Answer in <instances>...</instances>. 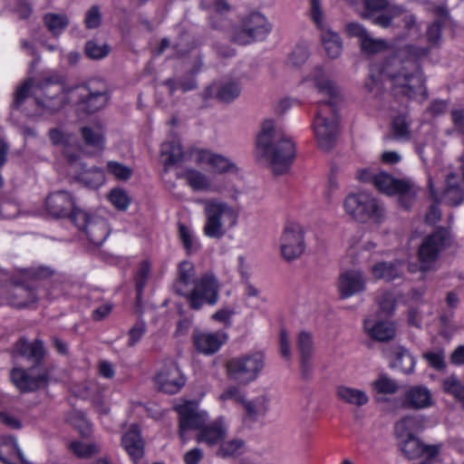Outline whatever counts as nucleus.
Returning <instances> with one entry per match:
<instances>
[{
  "mask_svg": "<svg viewBox=\"0 0 464 464\" xmlns=\"http://www.w3.org/2000/svg\"><path fill=\"white\" fill-rule=\"evenodd\" d=\"M33 97L40 108L50 112L60 111L68 101L86 113H94L106 106L109 92L103 80L93 78L64 93L61 82L46 78L35 82Z\"/></svg>",
  "mask_w": 464,
  "mask_h": 464,
  "instance_id": "nucleus-1",
  "label": "nucleus"
},
{
  "mask_svg": "<svg viewBox=\"0 0 464 464\" xmlns=\"http://www.w3.org/2000/svg\"><path fill=\"white\" fill-rule=\"evenodd\" d=\"M428 53L427 48L408 45L385 62L381 69V74L390 81L395 95L409 99L427 97L425 78L418 60Z\"/></svg>",
  "mask_w": 464,
  "mask_h": 464,
  "instance_id": "nucleus-2",
  "label": "nucleus"
},
{
  "mask_svg": "<svg viewBox=\"0 0 464 464\" xmlns=\"http://www.w3.org/2000/svg\"><path fill=\"white\" fill-rule=\"evenodd\" d=\"M309 80L314 82L318 93L327 98L317 102L313 121V129L318 145L321 149L327 150L334 146L337 136L336 105L340 101L339 91L319 66L311 72Z\"/></svg>",
  "mask_w": 464,
  "mask_h": 464,
  "instance_id": "nucleus-3",
  "label": "nucleus"
},
{
  "mask_svg": "<svg viewBox=\"0 0 464 464\" xmlns=\"http://www.w3.org/2000/svg\"><path fill=\"white\" fill-rule=\"evenodd\" d=\"M295 155V144L283 129L272 120L264 121L256 139V159L267 164L274 174L281 175L288 171Z\"/></svg>",
  "mask_w": 464,
  "mask_h": 464,
  "instance_id": "nucleus-4",
  "label": "nucleus"
},
{
  "mask_svg": "<svg viewBox=\"0 0 464 464\" xmlns=\"http://www.w3.org/2000/svg\"><path fill=\"white\" fill-rule=\"evenodd\" d=\"M205 223L203 234L209 238L221 239L238 223V211L218 198L202 200Z\"/></svg>",
  "mask_w": 464,
  "mask_h": 464,
  "instance_id": "nucleus-5",
  "label": "nucleus"
},
{
  "mask_svg": "<svg viewBox=\"0 0 464 464\" xmlns=\"http://www.w3.org/2000/svg\"><path fill=\"white\" fill-rule=\"evenodd\" d=\"M265 364L264 353L254 352L232 357L226 362L225 368L229 380L246 385L257 379Z\"/></svg>",
  "mask_w": 464,
  "mask_h": 464,
  "instance_id": "nucleus-6",
  "label": "nucleus"
},
{
  "mask_svg": "<svg viewBox=\"0 0 464 464\" xmlns=\"http://www.w3.org/2000/svg\"><path fill=\"white\" fill-rule=\"evenodd\" d=\"M345 213L360 223H381L384 218V208L371 194L351 193L343 200Z\"/></svg>",
  "mask_w": 464,
  "mask_h": 464,
  "instance_id": "nucleus-7",
  "label": "nucleus"
},
{
  "mask_svg": "<svg viewBox=\"0 0 464 464\" xmlns=\"http://www.w3.org/2000/svg\"><path fill=\"white\" fill-rule=\"evenodd\" d=\"M271 30L272 24L267 18L255 12L245 16L238 24L232 26L229 37L234 44L246 45L266 39Z\"/></svg>",
  "mask_w": 464,
  "mask_h": 464,
  "instance_id": "nucleus-8",
  "label": "nucleus"
},
{
  "mask_svg": "<svg viewBox=\"0 0 464 464\" xmlns=\"http://www.w3.org/2000/svg\"><path fill=\"white\" fill-rule=\"evenodd\" d=\"M220 285L217 277L206 273L193 281L192 288L182 294L192 310H200L203 305H215L218 302Z\"/></svg>",
  "mask_w": 464,
  "mask_h": 464,
  "instance_id": "nucleus-9",
  "label": "nucleus"
},
{
  "mask_svg": "<svg viewBox=\"0 0 464 464\" xmlns=\"http://www.w3.org/2000/svg\"><path fill=\"white\" fill-rule=\"evenodd\" d=\"M374 187L387 195H397L404 208H409L416 198L419 188L406 179H394L386 172H379L373 180Z\"/></svg>",
  "mask_w": 464,
  "mask_h": 464,
  "instance_id": "nucleus-10",
  "label": "nucleus"
},
{
  "mask_svg": "<svg viewBox=\"0 0 464 464\" xmlns=\"http://www.w3.org/2000/svg\"><path fill=\"white\" fill-rule=\"evenodd\" d=\"M72 221L84 231L86 237L93 246H99L107 239L111 229L105 218L84 210H75Z\"/></svg>",
  "mask_w": 464,
  "mask_h": 464,
  "instance_id": "nucleus-11",
  "label": "nucleus"
},
{
  "mask_svg": "<svg viewBox=\"0 0 464 464\" xmlns=\"http://www.w3.org/2000/svg\"><path fill=\"white\" fill-rule=\"evenodd\" d=\"M449 232L442 227L424 238L418 250L420 269L421 271H429L433 268L439 254L447 244Z\"/></svg>",
  "mask_w": 464,
  "mask_h": 464,
  "instance_id": "nucleus-12",
  "label": "nucleus"
},
{
  "mask_svg": "<svg viewBox=\"0 0 464 464\" xmlns=\"http://www.w3.org/2000/svg\"><path fill=\"white\" fill-rule=\"evenodd\" d=\"M305 250L304 229L298 223L287 224L280 237V251L285 261L299 258Z\"/></svg>",
  "mask_w": 464,
  "mask_h": 464,
  "instance_id": "nucleus-13",
  "label": "nucleus"
},
{
  "mask_svg": "<svg viewBox=\"0 0 464 464\" xmlns=\"http://www.w3.org/2000/svg\"><path fill=\"white\" fill-rule=\"evenodd\" d=\"M64 154L70 164V171L79 182L91 188H97L104 183L105 177L102 169L88 168L77 156L70 154L67 149H65Z\"/></svg>",
  "mask_w": 464,
  "mask_h": 464,
  "instance_id": "nucleus-14",
  "label": "nucleus"
},
{
  "mask_svg": "<svg viewBox=\"0 0 464 464\" xmlns=\"http://www.w3.org/2000/svg\"><path fill=\"white\" fill-rule=\"evenodd\" d=\"M11 380L20 392H34L47 384L48 371L36 366L28 371L14 368L11 372Z\"/></svg>",
  "mask_w": 464,
  "mask_h": 464,
  "instance_id": "nucleus-15",
  "label": "nucleus"
},
{
  "mask_svg": "<svg viewBox=\"0 0 464 464\" xmlns=\"http://www.w3.org/2000/svg\"><path fill=\"white\" fill-rule=\"evenodd\" d=\"M179 413V432L180 439L185 441V433L188 430H195L198 432L202 429L205 422L208 420V413L198 411V406L193 402L176 407Z\"/></svg>",
  "mask_w": 464,
  "mask_h": 464,
  "instance_id": "nucleus-16",
  "label": "nucleus"
},
{
  "mask_svg": "<svg viewBox=\"0 0 464 464\" xmlns=\"http://www.w3.org/2000/svg\"><path fill=\"white\" fill-rule=\"evenodd\" d=\"M159 390L163 392L175 394L185 385L186 379L181 373L178 364L169 360L154 377Z\"/></svg>",
  "mask_w": 464,
  "mask_h": 464,
  "instance_id": "nucleus-17",
  "label": "nucleus"
},
{
  "mask_svg": "<svg viewBox=\"0 0 464 464\" xmlns=\"http://www.w3.org/2000/svg\"><path fill=\"white\" fill-rule=\"evenodd\" d=\"M181 177L185 179L193 190L217 194H222L227 190L228 182L226 179L216 178L211 179L206 174L194 169H187Z\"/></svg>",
  "mask_w": 464,
  "mask_h": 464,
  "instance_id": "nucleus-18",
  "label": "nucleus"
},
{
  "mask_svg": "<svg viewBox=\"0 0 464 464\" xmlns=\"http://www.w3.org/2000/svg\"><path fill=\"white\" fill-rule=\"evenodd\" d=\"M229 424L227 419L219 416L211 421H206L202 429L197 433L196 440L198 443L208 447L218 446L227 436Z\"/></svg>",
  "mask_w": 464,
  "mask_h": 464,
  "instance_id": "nucleus-19",
  "label": "nucleus"
},
{
  "mask_svg": "<svg viewBox=\"0 0 464 464\" xmlns=\"http://www.w3.org/2000/svg\"><path fill=\"white\" fill-rule=\"evenodd\" d=\"M401 408L420 411L431 407L434 403L430 390L424 385L409 386L399 399Z\"/></svg>",
  "mask_w": 464,
  "mask_h": 464,
  "instance_id": "nucleus-20",
  "label": "nucleus"
},
{
  "mask_svg": "<svg viewBox=\"0 0 464 464\" xmlns=\"http://www.w3.org/2000/svg\"><path fill=\"white\" fill-rule=\"evenodd\" d=\"M191 156L194 158L197 164L208 165L218 174L237 173L238 171L237 164L230 159L223 155L214 153L208 150H194Z\"/></svg>",
  "mask_w": 464,
  "mask_h": 464,
  "instance_id": "nucleus-21",
  "label": "nucleus"
},
{
  "mask_svg": "<svg viewBox=\"0 0 464 464\" xmlns=\"http://www.w3.org/2000/svg\"><path fill=\"white\" fill-rule=\"evenodd\" d=\"M45 208L54 218L70 217L72 220L75 210H80L74 207L72 195L64 190L51 193L45 200Z\"/></svg>",
  "mask_w": 464,
  "mask_h": 464,
  "instance_id": "nucleus-22",
  "label": "nucleus"
},
{
  "mask_svg": "<svg viewBox=\"0 0 464 464\" xmlns=\"http://www.w3.org/2000/svg\"><path fill=\"white\" fill-rule=\"evenodd\" d=\"M227 338V334L222 332L208 333L196 330L192 334L195 348L198 352L206 355L217 353L225 343Z\"/></svg>",
  "mask_w": 464,
  "mask_h": 464,
  "instance_id": "nucleus-23",
  "label": "nucleus"
},
{
  "mask_svg": "<svg viewBox=\"0 0 464 464\" xmlns=\"http://www.w3.org/2000/svg\"><path fill=\"white\" fill-rule=\"evenodd\" d=\"M365 277L358 270H347L339 276L337 287L343 298L354 295L365 288Z\"/></svg>",
  "mask_w": 464,
  "mask_h": 464,
  "instance_id": "nucleus-24",
  "label": "nucleus"
},
{
  "mask_svg": "<svg viewBox=\"0 0 464 464\" xmlns=\"http://www.w3.org/2000/svg\"><path fill=\"white\" fill-rule=\"evenodd\" d=\"M365 334L372 340L386 342L395 336L396 329L392 322L388 320H377L372 316L363 321Z\"/></svg>",
  "mask_w": 464,
  "mask_h": 464,
  "instance_id": "nucleus-25",
  "label": "nucleus"
},
{
  "mask_svg": "<svg viewBox=\"0 0 464 464\" xmlns=\"http://www.w3.org/2000/svg\"><path fill=\"white\" fill-rule=\"evenodd\" d=\"M401 440V450L408 459H417L422 455L436 458L440 451V445H424L417 437L404 438Z\"/></svg>",
  "mask_w": 464,
  "mask_h": 464,
  "instance_id": "nucleus-26",
  "label": "nucleus"
},
{
  "mask_svg": "<svg viewBox=\"0 0 464 464\" xmlns=\"http://www.w3.org/2000/svg\"><path fill=\"white\" fill-rule=\"evenodd\" d=\"M7 300L11 305L23 308L34 304L37 301V295L28 285L14 284L8 292Z\"/></svg>",
  "mask_w": 464,
  "mask_h": 464,
  "instance_id": "nucleus-27",
  "label": "nucleus"
},
{
  "mask_svg": "<svg viewBox=\"0 0 464 464\" xmlns=\"http://www.w3.org/2000/svg\"><path fill=\"white\" fill-rule=\"evenodd\" d=\"M121 444L133 461H137L143 457L144 441L136 426H131L130 429L124 433L121 438Z\"/></svg>",
  "mask_w": 464,
  "mask_h": 464,
  "instance_id": "nucleus-28",
  "label": "nucleus"
},
{
  "mask_svg": "<svg viewBox=\"0 0 464 464\" xmlns=\"http://www.w3.org/2000/svg\"><path fill=\"white\" fill-rule=\"evenodd\" d=\"M207 95L223 102H230L237 99L241 89L236 82H226L210 85L207 90Z\"/></svg>",
  "mask_w": 464,
  "mask_h": 464,
  "instance_id": "nucleus-29",
  "label": "nucleus"
},
{
  "mask_svg": "<svg viewBox=\"0 0 464 464\" xmlns=\"http://www.w3.org/2000/svg\"><path fill=\"white\" fill-rule=\"evenodd\" d=\"M442 200L445 204L452 207L459 206L464 200V189L458 180L457 175L453 172L447 175Z\"/></svg>",
  "mask_w": 464,
  "mask_h": 464,
  "instance_id": "nucleus-30",
  "label": "nucleus"
},
{
  "mask_svg": "<svg viewBox=\"0 0 464 464\" xmlns=\"http://www.w3.org/2000/svg\"><path fill=\"white\" fill-rule=\"evenodd\" d=\"M322 45L331 59L338 58L343 52V41L339 34L329 26L319 30Z\"/></svg>",
  "mask_w": 464,
  "mask_h": 464,
  "instance_id": "nucleus-31",
  "label": "nucleus"
},
{
  "mask_svg": "<svg viewBox=\"0 0 464 464\" xmlns=\"http://www.w3.org/2000/svg\"><path fill=\"white\" fill-rule=\"evenodd\" d=\"M17 352L37 367L45 355L44 343L41 340H34L28 343L25 340H20L17 343Z\"/></svg>",
  "mask_w": 464,
  "mask_h": 464,
  "instance_id": "nucleus-32",
  "label": "nucleus"
},
{
  "mask_svg": "<svg viewBox=\"0 0 464 464\" xmlns=\"http://www.w3.org/2000/svg\"><path fill=\"white\" fill-rule=\"evenodd\" d=\"M83 143L91 150V153H100L103 150L105 140L100 126H85L81 129Z\"/></svg>",
  "mask_w": 464,
  "mask_h": 464,
  "instance_id": "nucleus-33",
  "label": "nucleus"
},
{
  "mask_svg": "<svg viewBox=\"0 0 464 464\" xmlns=\"http://www.w3.org/2000/svg\"><path fill=\"white\" fill-rule=\"evenodd\" d=\"M336 396L343 402L357 407H362L369 402V396L364 391L346 385L337 386Z\"/></svg>",
  "mask_w": 464,
  "mask_h": 464,
  "instance_id": "nucleus-34",
  "label": "nucleus"
},
{
  "mask_svg": "<svg viewBox=\"0 0 464 464\" xmlns=\"http://www.w3.org/2000/svg\"><path fill=\"white\" fill-rule=\"evenodd\" d=\"M160 158L165 167L174 165L183 158V150L179 139L163 142L160 148Z\"/></svg>",
  "mask_w": 464,
  "mask_h": 464,
  "instance_id": "nucleus-35",
  "label": "nucleus"
},
{
  "mask_svg": "<svg viewBox=\"0 0 464 464\" xmlns=\"http://www.w3.org/2000/svg\"><path fill=\"white\" fill-rule=\"evenodd\" d=\"M411 121L406 113L394 116L391 121V136L401 141H408L411 139Z\"/></svg>",
  "mask_w": 464,
  "mask_h": 464,
  "instance_id": "nucleus-36",
  "label": "nucleus"
},
{
  "mask_svg": "<svg viewBox=\"0 0 464 464\" xmlns=\"http://www.w3.org/2000/svg\"><path fill=\"white\" fill-rule=\"evenodd\" d=\"M400 263L378 262L371 268V274L375 279L392 281L402 274L399 267Z\"/></svg>",
  "mask_w": 464,
  "mask_h": 464,
  "instance_id": "nucleus-37",
  "label": "nucleus"
},
{
  "mask_svg": "<svg viewBox=\"0 0 464 464\" xmlns=\"http://www.w3.org/2000/svg\"><path fill=\"white\" fill-rule=\"evenodd\" d=\"M393 360L391 366L398 369L403 373H411L415 367V358L409 351L401 346H398L393 350Z\"/></svg>",
  "mask_w": 464,
  "mask_h": 464,
  "instance_id": "nucleus-38",
  "label": "nucleus"
},
{
  "mask_svg": "<svg viewBox=\"0 0 464 464\" xmlns=\"http://www.w3.org/2000/svg\"><path fill=\"white\" fill-rule=\"evenodd\" d=\"M246 450V442L242 439L223 440L216 451V456L222 459H235L242 455Z\"/></svg>",
  "mask_w": 464,
  "mask_h": 464,
  "instance_id": "nucleus-39",
  "label": "nucleus"
},
{
  "mask_svg": "<svg viewBox=\"0 0 464 464\" xmlns=\"http://www.w3.org/2000/svg\"><path fill=\"white\" fill-rule=\"evenodd\" d=\"M195 268L193 264L188 261H183L180 263L179 267V278L174 285L175 292L181 295L186 294V291L189 288V285L196 279Z\"/></svg>",
  "mask_w": 464,
  "mask_h": 464,
  "instance_id": "nucleus-40",
  "label": "nucleus"
},
{
  "mask_svg": "<svg viewBox=\"0 0 464 464\" xmlns=\"http://www.w3.org/2000/svg\"><path fill=\"white\" fill-rule=\"evenodd\" d=\"M243 409L249 418L255 420L259 416H264L268 411L269 399L264 394L252 400L246 399Z\"/></svg>",
  "mask_w": 464,
  "mask_h": 464,
  "instance_id": "nucleus-41",
  "label": "nucleus"
},
{
  "mask_svg": "<svg viewBox=\"0 0 464 464\" xmlns=\"http://www.w3.org/2000/svg\"><path fill=\"white\" fill-rule=\"evenodd\" d=\"M178 237L188 255L199 251L201 245L193 231L182 223L178 224Z\"/></svg>",
  "mask_w": 464,
  "mask_h": 464,
  "instance_id": "nucleus-42",
  "label": "nucleus"
},
{
  "mask_svg": "<svg viewBox=\"0 0 464 464\" xmlns=\"http://www.w3.org/2000/svg\"><path fill=\"white\" fill-rule=\"evenodd\" d=\"M442 390L451 395L464 408V383L456 374L452 373L443 379Z\"/></svg>",
  "mask_w": 464,
  "mask_h": 464,
  "instance_id": "nucleus-43",
  "label": "nucleus"
},
{
  "mask_svg": "<svg viewBox=\"0 0 464 464\" xmlns=\"http://www.w3.org/2000/svg\"><path fill=\"white\" fill-rule=\"evenodd\" d=\"M372 387L377 393L388 395H393L400 390L398 382L386 373L380 374L379 377L372 382Z\"/></svg>",
  "mask_w": 464,
  "mask_h": 464,
  "instance_id": "nucleus-44",
  "label": "nucleus"
},
{
  "mask_svg": "<svg viewBox=\"0 0 464 464\" xmlns=\"http://www.w3.org/2000/svg\"><path fill=\"white\" fill-rule=\"evenodd\" d=\"M419 420L414 416H405L395 423L394 432L398 439L416 437L413 432L418 429Z\"/></svg>",
  "mask_w": 464,
  "mask_h": 464,
  "instance_id": "nucleus-45",
  "label": "nucleus"
},
{
  "mask_svg": "<svg viewBox=\"0 0 464 464\" xmlns=\"http://www.w3.org/2000/svg\"><path fill=\"white\" fill-rule=\"evenodd\" d=\"M308 15L317 30H321L328 26L322 0H309Z\"/></svg>",
  "mask_w": 464,
  "mask_h": 464,
  "instance_id": "nucleus-46",
  "label": "nucleus"
},
{
  "mask_svg": "<svg viewBox=\"0 0 464 464\" xmlns=\"http://www.w3.org/2000/svg\"><path fill=\"white\" fill-rule=\"evenodd\" d=\"M67 421L77 429L82 437L90 436L92 432V427L89 420L86 419L85 414L82 411L73 410L67 417Z\"/></svg>",
  "mask_w": 464,
  "mask_h": 464,
  "instance_id": "nucleus-47",
  "label": "nucleus"
},
{
  "mask_svg": "<svg viewBox=\"0 0 464 464\" xmlns=\"http://www.w3.org/2000/svg\"><path fill=\"white\" fill-rule=\"evenodd\" d=\"M44 22L53 35H59L69 24L66 15L53 13L46 14L44 17Z\"/></svg>",
  "mask_w": 464,
  "mask_h": 464,
  "instance_id": "nucleus-48",
  "label": "nucleus"
},
{
  "mask_svg": "<svg viewBox=\"0 0 464 464\" xmlns=\"http://www.w3.org/2000/svg\"><path fill=\"white\" fill-rule=\"evenodd\" d=\"M361 50L368 54H374L384 51L387 48V43L382 39L373 38L368 34L359 43Z\"/></svg>",
  "mask_w": 464,
  "mask_h": 464,
  "instance_id": "nucleus-49",
  "label": "nucleus"
},
{
  "mask_svg": "<svg viewBox=\"0 0 464 464\" xmlns=\"http://www.w3.org/2000/svg\"><path fill=\"white\" fill-rule=\"evenodd\" d=\"M296 346L300 357H312L314 352V340L312 334L302 331L296 337Z\"/></svg>",
  "mask_w": 464,
  "mask_h": 464,
  "instance_id": "nucleus-50",
  "label": "nucleus"
},
{
  "mask_svg": "<svg viewBox=\"0 0 464 464\" xmlns=\"http://www.w3.org/2000/svg\"><path fill=\"white\" fill-rule=\"evenodd\" d=\"M85 53L92 60H100L109 55L111 48L108 44H99L95 41L91 40L85 44Z\"/></svg>",
  "mask_w": 464,
  "mask_h": 464,
  "instance_id": "nucleus-51",
  "label": "nucleus"
},
{
  "mask_svg": "<svg viewBox=\"0 0 464 464\" xmlns=\"http://www.w3.org/2000/svg\"><path fill=\"white\" fill-rule=\"evenodd\" d=\"M21 275L26 279H44L52 276L54 273L50 266H38L19 270Z\"/></svg>",
  "mask_w": 464,
  "mask_h": 464,
  "instance_id": "nucleus-52",
  "label": "nucleus"
},
{
  "mask_svg": "<svg viewBox=\"0 0 464 464\" xmlns=\"http://www.w3.org/2000/svg\"><path fill=\"white\" fill-rule=\"evenodd\" d=\"M5 445L12 447L14 451L11 456V459L4 458L0 453V459L5 464H31L24 459V454L19 449L17 441L14 438H7L5 440Z\"/></svg>",
  "mask_w": 464,
  "mask_h": 464,
  "instance_id": "nucleus-53",
  "label": "nucleus"
},
{
  "mask_svg": "<svg viewBox=\"0 0 464 464\" xmlns=\"http://www.w3.org/2000/svg\"><path fill=\"white\" fill-rule=\"evenodd\" d=\"M72 451L80 458H90L100 451V447L94 443L73 441L70 444Z\"/></svg>",
  "mask_w": 464,
  "mask_h": 464,
  "instance_id": "nucleus-54",
  "label": "nucleus"
},
{
  "mask_svg": "<svg viewBox=\"0 0 464 464\" xmlns=\"http://www.w3.org/2000/svg\"><path fill=\"white\" fill-rule=\"evenodd\" d=\"M107 170L115 179L124 181L128 180L133 173L132 169L113 160L107 163Z\"/></svg>",
  "mask_w": 464,
  "mask_h": 464,
  "instance_id": "nucleus-55",
  "label": "nucleus"
},
{
  "mask_svg": "<svg viewBox=\"0 0 464 464\" xmlns=\"http://www.w3.org/2000/svg\"><path fill=\"white\" fill-rule=\"evenodd\" d=\"M35 82L32 79L26 80L21 86L16 89L13 106L18 109L30 95L33 96V89Z\"/></svg>",
  "mask_w": 464,
  "mask_h": 464,
  "instance_id": "nucleus-56",
  "label": "nucleus"
},
{
  "mask_svg": "<svg viewBox=\"0 0 464 464\" xmlns=\"http://www.w3.org/2000/svg\"><path fill=\"white\" fill-rule=\"evenodd\" d=\"M108 198L110 202L119 210H126L130 203L129 195L121 188L112 189Z\"/></svg>",
  "mask_w": 464,
  "mask_h": 464,
  "instance_id": "nucleus-57",
  "label": "nucleus"
},
{
  "mask_svg": "<svg viewBox=\"0 0 464 464\" xmlns=\"http://www.w3.org/2000/svg\"><path fill=\"white\" fill-rule=\"evenodd\" d=\"M246 394L237 386H229L220 395L219 400L221 401H233L234 402L243 406L246 401Z\"/></svg>",
  "mask_w": 464,
  "mask_h": 464,
  "instance_id": "nucleus-58",
  "label": "nucleus"
},
{
  "mask_svg": "<svg viewBox=\"0 0 464 464\" xmlns=\"http://www.w3.org/2000/svg\"><path fill=\"white\" fill-rule=\"evenodd\" d=\"M423 358L436 370H443L446 366L445 355L442 350L425 353Z\"/></svg>",
  "mask_w": 464,
  "mask_h": 464,
  "instance_id": "nucleus-59",
  "label": "nucleus"
},
{
  "mask_svg": "<svg viewBox=\"0 0 464 464\" xmlns=\"http://www.w3.org/2000/svg\"><path fill=\"white\" fill-rule=\"evenodd\" d=\"M309 57L308 48L304 45H297L291 53L288 63L294 66L304 64Z\"/></svg>",
  "mask_w": 464,
  "mask_h": 464,
  "instance_id": "nucleus-60",
  "label": "nucleus"
},
{
  "mask_svg": "<svg viewBox=\"0 0 464 464\" xmlns=\"http://www.w3.org/2000/svg\"><path fill=\"white\" fill-rule=\"evenodd\" d=\"M102 23V14L97 5L92 6L85 14L84 24L88 29H94Z\"/></svg>",
  "mask_w": 464,
  "mask_h": 464,
  "instance_id": "nucleus-61",
  "label": "nucleus"
},
{
  "mask_svg": "<svg viewBox=\"0 0 464 464\" xmlns=\"http://www.w3.org/2000/svg\"><path fill=\"white\" fill-rule=\"evenodd\" d=\"M165 84L169 86L170 93H173L178 89L188 92L197 87L194 77H189L188 80H180L178 82H175L173 80H168Z\"/></svg>",
  "mask_w": 464,
  "mask_h": 464,
  "instance_id": "nucleus-62",
  "label": "nucleus"
},
{
  "mask_svg": "<svg viewBox=\"0 0 464 464\" xmlns=\"http://www.w3.org/2000/svg\"><path fill=\"white\" fill-rule=\"evenodd\" d=\"M150 264L147 261H143L140 264V266L135 276L136 289L139 295H140L141 291L143 290L146 285L147 279L150 275Z\"/></svg>",
  "mask_w": 464,
  "mask_h": 464,
  "instance_id": "nucleus-63",
  "label": "nucleus"
},
{
  "mask_svg": "<svg viewBox=\"0 0 464 464\" xmlns=\"http://www.w3.org/2000/svg\"><path fill=\"white\" fill-rule=\"evenodd\" d=\"M377 303L380 309L387 314H392L395 309V299L391 293H382L377 297Z\"/></svg>",
  "mask_w": 464,
  "mask_h": 464,
  "instance_id": "nucleus-64",
  "label": "nucleus"
}]
</instances>
